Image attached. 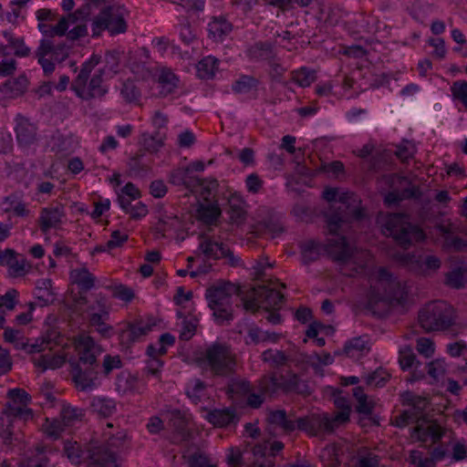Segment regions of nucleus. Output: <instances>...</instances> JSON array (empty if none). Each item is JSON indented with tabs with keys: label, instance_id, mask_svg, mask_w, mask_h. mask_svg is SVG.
Returning a JSON list of instances; mask_svg holds the SVG:
<instances>
[{
	"label": "nucleus",
	"instance_id": "1",
	"mask_svg": "<svg viewBox=\"0 0 467 467\" xmlns=\"http://www.w3.org/2000/svg\"><path fill=\"white\" fill-rule=\"evenodd\" d=\"M340 205L338 212L327 215V223L331 234L338 235L339 230L350 219L359 220L363 217L360 207V199L354 192H343L338 197ZM322 252L327 253L332 260L339 265V270L344 275L351 276L361 272L368 261V252L354 251L346 242L344 236L327 240L322 244L314 240L304 243L301 246L303 262L309 264L317 260Z\"/></svg>",
	"mask_w": 467,
	"mask_h": 467
},
{
	"label": "nucleus",
	"instance_id": "2",
	"mask_svg": "<svg viewBox=\"0 0 467 467\" xmlns=\"http://www.w3.org/2000/svg\"><path fill=\"white\" fill-rule=\"evenodd\" d=\"M100 57L93 55L85 61L80 67L78 76L71 83V89L83 100H91L104 97L108 88L103 84L104 75L116 74L119 70V62L113 53H107L105 56V66L97 69L91 77V73L99 65Z\"/></svg>",
	"mask_w": 467,
	"mask_h": 467
},
{
	"label": "nucleus",
	"instance_id": "3",
	"mask_svg": "<svg viewBox=\"0 0 467 467\" xmlns=\"http://www.w3.org/2000/svg\"><path fill=\"white\" fill-rule=\"evenodd\" d=\"M197 364L212 377L229 378L236 372L237 358L229 344L214 342L198 357Z\"/></svg>",
	"mask_w": 467,
	"mask_h": 467
},
{
	"label": "nucleus",
	"instance_id": "4",
	"mask_svg": "<svg viewBox=\"0 0 467 467\" xmlns=\"http://www.w3.org/2000/svg\"><path fill=\"white\" fill-rule=\"evenodd\" d=\"M456 319V309L443 300L429 302L418 313L419 325L426 333L447 331Z\"/></svg>",
	"mask_w": 467,
	"mask_h": 467
},
{
	"label": "nucleus",
	"instance_id": "5",
	"mask_svg": "<svg viewBox=\"0 0 467 467\" xmlns=\"http://www.w3.org/2000/svg\"><path fill=\"white\" fill-rule=\"evenodd\" d=\"M7 401L4 413L8 420L6 429L2 432L3 442L13 445L14 441H19L18 433L14 431V421L20 420L24 422L34 420V412L27 408L30 401L29 395L22 389H10L6 395Z\"/></svg>",
	"mask_w": 467,
	"mask_h": 467
},
{
	"label": "nucleus",
	"instance_id": "6",
	"mask_svg": "<svg viewBox=\"0 0 467 467\" xmlns=\"http://www.w3.org/2000/svg\"><path fill=\"white\" fill-rule=\"evenodd\" d=\"M275 283H278L282 288H285V283H280L277 279L263 280V284L252 287L245 296L243 297L244 307L247 311L255 313L260 307L266 311L279 310L284 302L285 296L275 287H271Z\"/></svg>",
	"mask_w": 467,
	"mask_h": 467
},
{
	"label": "nucleus",
	"instance_id": "7",
	"mask_svg": "<svg viewBox=\"0 0 467 467\" xmlns=\"http://www.w3.org/2000/svg\"><path fill=\"white\" fill-rule=\"evenodd\" d=\"M239 294L240 288L231 283L216 285L207 289L208 306L219 324L233 319L232 297Z\"/></svg>",
	"mask_w": 467,
	"mask_h": 467
},
{
	"label": "nucleus",
	"instance_id": "8",
	"mask_svg": "<svg viewBox=\"0 0 467 467\" xmlns=\"http://www.w3.org/2000/svg\"><path fill=\"white\" fill-rule=\"evenodd\" d=\"M383 233L388 236H391L404 249L425 238V234L421 228L411 224L404 215L399 213L390 214L388 217L384 224Z\"/></svg>",
	"mask_w": 467,
	"mask_h": 467
},
{
	"label": "nucleus",
	"instance_id": "9",
	"mask_svg": "<svg viewBox=\"0 0 467 467\" xmlns=\"http://www.w3.org/2000/svg\"><path fill=\"white\" fill-rule=\"evenodd\" d=\"M348 422V411L336 412L333 416L327 413H313L296 419V430L306 432L309 436L332 433L337 428Z\"/></svg>",
	"mask_w": 467,
	"mask_h": 467
},
{
	"label": "nucleus",
	"instance_id": "10",
	"mask_svg": "<svg viewBox=\"0 0 467 467\" xmlns=\"http://www.w3.org/2000/svg\"><path fill=\"white\" fill-rule=\"evenodd\" d=\"M92 36H99L108 30L111 36L125 33L127 24L119 8L106 6L94 16L91 24Z\"/></svg>",
	"mask_w": 467,
	"mask_h": 467
},
{
	"label": "nucleus",
	"instance_id": "11",
	"mask_svg": "<svg viewBox=\"0 0 467 467\" xmlns=\"http://www.w3.org/2000/svg\"><path fill=\"white\" fill-rule=\"evenodd\" d=\"M74 305L76 309L87 313L88 322L101 317H109L111 305L108 297L101 293L93 294L90 297L79 295L74 297Z\"/></svg>",
	"mask_w": 467,
	"mask_h": 467
},
{
	"label": "nucleus",
	"instance_id": "12",
	"mask_svg": "<svg viewBox=\"0 0 467 467\" xmlns=\"http://www.w3.org/2000/svg\"><path fill=\"white\" fill-rule=\"evenodd\" d=\"M370 288L377 299L396 297L400 283L384 267H379L370 276Z\"/></svg>",
	"mask_w": 467,
	"mask_h": 467
},
{
	"label": "nucleus",
	"instance_id": "13",
	"mask_svg": "<svg viewBox=\"0 0 467 467\" xmlns=\"http://www.w3.org/2000/svg\"><path fill=\"white\" fill-rule=\"evenodd\" d=\"M70 375L75 387L79 391H87L97 387L99 379V364L82 365L77 362H70Z\"/></svg>",
	"mask_w": 467,
	"mask_h": 467
},
{
	"label": "nucleus",
	"instance_id": "14",
	"mask_svg": "<svg viewBox=\"0 0 467 467\" xmlns=\"http://www.w3.org/2000/svg\"><path fill=\"white\" fill-rule=\"evenodd\" d=\"M389 181L393 190L385 198L386 202L389 204L405 199L418 198L420 194V189L412 184L407 177L393 174Z\"/></svg>",
	"mask_w": 467,
	"mask_h": 467
},
{
	"label": "nucleus",
	"instance_id": "15",
	"mask_svg": "<svg viewBox=\"0 0 467 467\" xmlns=\"http://www.w3.org/2000/svg\"><path fill=\"white\" fill-rule=\"evenodd\" d=\"M75 348L78 356L77 364L94 365L99 364L98 357L103 352V348L95 342L89 336H79L75 339Z\"/></svg>",
	"mask_w": 467,
	"mask_h": 467
},
{
	"label": "nucleus",
	"instance_id": "16",
	"mask_svg": "<svg viewBox=\"0 0 467 467\" xmlns=\"http://www.w3.org/2000/svg\"><path fill=\"white\" fill-rule=\"evenodd\" d=\"M397 260L410 270L423 274L426 270L436 271L441 267V260L435 255H416L410 253H403L396 256Z\"/></svg>",
	"mask_w": 467,
	"mask_h": 467
},
{
	"label": "nucleus",
	"instance_id": "17",
	"mask_svg": "<svg viewBox=\"0 0 467 467\" xmlns=\"http://www.w3.org/2000/svg\"><path fill=\"white\" fill-rule=\"evenodd\" d=\"M86 453L89 467H119L117 454L106 445L90 444Z\"/></svg>",
	"mask_w": 467,
	"mask_h": 467
},
{
	"label": "nucleus",
	"instance_id": "18",
	"mask_svg": "<svg viewBox=\"0 0 467 467\" xmlns=\"http://www.w3.org/2000/svg\"><path fill=\"white\" fill-rule=\"evenodd\" d=\"M445 434V429L441 427L436 420H421L417 421L416 426L412 430V436L421 442H426L430 438L433 444L438 443Z\"/></svg>",
	"mask_w": 467,
	"mask_h": 467
},
{
	"label": "nucleus",
	"instance_id": "19",
	"mask_svg": "<svg viewBox=\"0 0 467 467\" xmlns=\"http://www.w3.org/2000/svg\"><path fill=\"white\" fill-rule=\"evenodd\" d=\"M200 249L207 259H227L228 263L234 266L238 265L239 259L223 243H218L210 238H204L200 244Z\"/></svg>",
	"mask_w": 467,
	"mask_h": 467
},
{
	"label": "nucleus",
	"instance_id": "20",
	"mask_svg": "<svg viewBox=\"0 0 467 467\" xmlns=\"http://www.w3.org/2000/svg\"><path fill=\"white\" fill-rule=\"evenodd\" d=\"M64 215V209L60 204L42 208L37 220L41 232L47 234L50 229L59 227Z\"/></svg>",
	"mask_w": 467,
	"mask_h": 467
},
{
	"label": "nucleus",
	"instance_id": "21",
	"mask_svg": "<svg viewBox=\"0 0 467 467\" xmlns=\"http://www.w3.org/2000/svg\"><path fill=\"white\" fill-rule=\"evenodd\" d=\"M37 128L29 119L20 114L16 117L15 131L21 146H29L37 140Z\"/></svg>",
	"mask_w": 467,
	"mask_h": 467
},
{
	"label": "nucleus",
	"instance_id": "22",
	"mask_svg": "<svg viewBox=\"0 0 467 467\" xmlns=\"http://www.w3.org/2000/svg\"><path fill=\"white\" fill-rule=\"evenodd\" d=\"M401 404L408 407L407 410L412 412L417 421L426 418L425 410L430 405L428 398L417 395L411 391H406L400 395Z\"/></svg>",
	"mask_w": 467,
	"mask_h": 467
},
{
	"label": "nucleus",
	"instance_id": "23",
	"mask_svg": "<svg viewBox=\"0 0 467 467\" xmlns=\"http://www.w3.org/2000/svg\"><path fill=\"white\" fill-rule=\"evenodd\" d=\"M3 36L5 44L2 43V57L13 54L18 57H26L30 55V48L26 46L23 37L8 31H5Z\"/></svg>",
	"mask_w": 467,
	"mask_h": 467
},
{
	"label": "nucleus",
	"instance_id": "24",
	"mask_svg": "<svg viewBox=\"0 0 467 467\" xmlns=\"http://www.w3.org/2000/svg\"><path fill=\"white\" fill-rule=\"evenodd\" d=\"M153 324H144L141 321L128 324L127 327L122 329L119 333L120 344L125 347H130L141 337L147 335L151 330Z\"/></svg>",
	"mask_w": 467,
	"mask_h": 467
},
{
	"label": "nucleus",
	"instance_id": "25",
	"mask_svg": "<svg viewBox=\"0 0 467 467\" xmlns=\"http://www.w3.org/2000/svg\"><path fill=\"white\" fill-rule=\"evenodd\" d=\"M7 265V274L10 277H20L26 274V261L12 249L2 253V263Z\"/></svg>",
	"mask_w": 467,
	"mask_h": 467
},
{
	"label": "nucleus",
	"instance_id": "26",
	"mask_svg": "<svg viewBox=\"0 0 467 467\" xmlns=\"http://www.w3.org/2000/svg\"><path fill=\"white\" fill-rule=\"evenodd\" d=\"M28 85V80L25 75H20L15 78H8L2 83V98L16 99L22 96Z\"/></svg>",
	"mask_w": 467,
	"mask_h": 467
},
{
	"label": "nucleus",
	"instance_id": "27",
	"mask_svg": "<svg viewBox=\"0 0 467 467\" xmlns=\"http://www.w3.org/2000/svg\"><path fill=\"white\" fill-rule=\"evenodd\" d=\"M59 417L62 421V425H64L67 430L68 428L76 427L84 421L85 410L70 404H63L59 412Z\"/></svg>",
	"mask_w": 467,
	"mask_h": 467
},
{
	"label": "nucleus",
	"instance_id": "28",
	"mask_svg": "<svg viewBox=\"0 0 467 467\" xmlns=\"http://www.w3.org/2000/svg\"><path fill=\"white\" fill-rule=\"evenodd\" d=\"M67 356L64 352L52 354L46 353L33 358L36 367L40 368L42 371L47 369H57L66 363Z\"/></svg>",
	"mask_w": 467,
	"mask_h": 467
},
{
	"label": "nucleus",
	"instance_id": "29",
	"mask_svg": "<svg viewBox=\"0 0 467 467\" xmlns=\"http://www.w3.org/2000/svg\"><path fill=\"white\" fill-rule=\"evenodd\" d=\"M281 386L286 392H295L305 397L311 394V389L307 382L296 374H291L283 378Z\"/></svg>",
	"mask_w": 467,
	"mask_h": 467
},
{
	"label": "nucleus",
	"instance_id": "30",
	"mask_svg": "<svg viewBox=\"0 0 467 467\" xmlns=\"http://www.w3.org/2000/svg\"><path fill=\"white\" fill-rule=\"evenodd\" d=\"M179 79L169 68H161L157 77V83L160 88V94L166 97L174 92L178 87Z\"/></svg>",
	"mask_w": 467,
	"mask_h": 467
},
{
	"label": "nucleus",
	"instance_id": "31",
	"mask_svg": "<svg viewBox=\"0 0 467 467\" xmlns=\"http://www.w3.org/2000/svg\"><path fill=\"white\" fill-rule=\"evenodd\" d=\"M228 213L232 223H241L244 221L246 211L245 202L242 196L236 192L232 193L228 199Z\"/></svg>",
	"mask_w": 467,
	"mask_h": 467
},
{
	"label": "nucleus",
	"instance_id": "32",
	"mask_svg": "<svg viewBox=\"0 0 467 467\" xmlns=\"http://www.w3.org/2000/svg\"><path fill=\"white\" fill-rule=\"evenodd\" d=\"M236 415L232 409H215L207 414V420L215 427L223 428L234 422Z\"/></svg>",
	"mask_w": 467,
	"mask_h": 467
},
{
	"label": "nucleus",
	"instance_id": "33",
	"mask_svg": "<svg viewBox=\"0 0 467 467\" xmlns=\"http://www.w3.org/2000/svg\"><path fill=\"white\" fill-rule=\"evenodd\" d=\"M232 30V25L223 17H214L208 25L209 36L214 41H221Z\"/></svg>",
	"mask_w": 467,
	"mask_h": 467
},
{
	"label": "nucleus",
	"instance_id": "34",
	"mask_svg": "<svg viewBox=\"0 0 467 467\" xmlns=\"http://www.w3.org/2000/svg\"><path fill=\"white\" fill-rule=\"evenodd\" d=\"M353 396L357 400V412L367 416L371 415L375 407V402L364 392V389L361 387L354 388Z\"/></svg>",
	"mask_w": 467,
	"mask_h": 467
},
{
	"label": "nucleus",
	"instance_id": "35",
	"mask_svg": "<svg viewBox=\"0 0 467 467\" xmlns=\"http://www.w3.org/2000/svg\"><path fill=\"white\" fill-rule=\"evenodd\" d=\"M232 391L236 393L249 394L247 398V404L252 408H259L264 401V394L261 392L259 394L250 393L251 385L248 381L240 380L234 382L232 385Z\"/></svg>",
	"mask_w": 467,
	"mask_h": 467
},
{
	"label": "nucleus",
	"instance_id": "36",
	"mask_svg": "<svg viewBox=\"0 0 467 467\" xmlns=\"http://www.w3.org/2000/svg\"><path fill=\"white\" fill-rule=\"evenodd\" d=\"M70 278L84 291H88L95 285V276L85 267L73 269L70 272Z\"/></svg>",
	"mask_w": 467,
	"mask_h": 467
},
{
	"label": "nucleus",
	"instance_id": "37",
	"mask_svg": "<svg viewBox=\"0 0 467 467\" xmlns=\"http://www.w3.org/2000/svg\"><path fill=\"white\" fill-rule=\"evenodd\" d=\"M151 160H145V151L140 150L129 161V168L135 175H143L150 171Z\"/></svg>",
	"mask_w": 467,
	"mask_h": 467
},
{
	"label": "nucleus",
	"instance_id": "38",
	"mask_svg": "<svg viewBox=\"0 0 467 467\" xmlns=\"http://www.w3.org/2000/svg\"><path fill=\"white\" fill-rule=\"evenodd\" d=\"M90 406L95 413L104 418L109 417L116 410L115 401L105 397H94Z\"/></svg>",
	"mask_w": 467,
	"mask_h": 467
},
{
	"label": "nucleus",
	"instance_id": "39",
	"mask_svg": "<svg viewBox=\"0 0 467 467\" xmlns=\"http://www.w3.org/2000/svg\"><path fill=\"white\" fill-rule=\"evenodd\" d=\"M218 63L219 60L214 57H203L196 66L198 77L202 79L213 78L218 69Z\"/></svg>",
	"mask_w": 467,
	"mask_h": 467
},
{
	"label": "nucleus",
	"instance_id": "40",
	"mask_svg": "<svg viewBox=\"0 0 467 467\" xmlns=\"http://www.w3.org/2000/svg\"><path fill=\"white\" fill-rule=\"evenodd\" d=\"M248 55L253 59L266 61L275 56L272 45L268 42L255 43L248 49Z\"/></svg>",
	"mask_w": 467,
	"mask_h": 467
},
{
	"label": "nucleus",
	"instance_id": "41",
	"mask_svg": "<svg viewBox=\"0 0 467 467\" xmlns=\"http://www.w3.org/2000/svg\"><path fill=\"white\" fill-rule=\"evenodd\" d=\"M41 431L47 437L56 441L61 437L62 433L66 431V428L62 425L60 419L50 420L46 418L41 426Z\"/></svg>",
	"mask_w": 467,
	"mask_h": 467
},
{
	"label": "nucleus",
	"instance_id": "42",
	"mask_svg": "<svg viewBox=\"0 0 467 467\" xmlns=\"http://www.w3.org/2000/svg\"><path fill=\"white\" fill-rule=\"evenodd\" d=\"M446 283L451 287L459 289L467 285V265L459 266L446 275Z\"/></svg>",
	"mask_w": 467,
	"mask_h": 467
},
{
	"label": "nucleus",
	"instance_id": "43",
	"mask_svg": "<svg viewBox=\"0 0 467 467\" xmlns=\"http://www.w3.org/2000/svg\"><path fill=\"white\" fill-rule=\"evenodd\" d=\"M221 211L216 204H200L197 209V217L206 224L213 223L220 216Z\"/></svg>",
	"mask_w": 467,
	"mask_h": 467
},
{
	"label": "nucleus",
	"instance_id": "44",
	"mask_svg": "<svg viewBox=\"0 0 467 467\" xmlns=\"http://www.w3.org/2000/svg\"><path fill=\"white\" fill-rule=\"evenodd\" d=\"M268 420L271 423L280 426L286 432H291L296 430V420L289 419L285 410L270 412Z\"/></svg>",
	"mask_w": 467,
	"mask_h": 467
},
{
	"label": "nucleus",
	"instance_id": "45",
	"mask_svg": "<svg viewBox=\"0 0 467 467\" xmlns=\"http://www.w3.org/2000/svg\"><path fill=\"white\" fill-rule=\"evenodd\" d=\"M165 135L161 134L159 131L152 135L143 134L142 135V146L144 151L150 153L157 152L164 144Z\"/></svg>",
	"mask_w": 467,
	"mask_h": 467
},
{
	"label": "nucleus",
	"instance_id": "46",
	"mask_svg": "<svg viewBox=\"0 0 467 467\" xmlns=\"http://www.w3.org/2000/svg\"><path fill=\"white\" fill-rule=\"evenodd\" d=\"M123 367V362L119 355L107 354L103 357L102 363L99 364V372L104 377H109L114 369Z\"/></svg>",
	"mask_w": 467,
	"mask_h": 467
},
{
	"label": "nucleus",
	"instance_id": "47",
	"mask_svg": "<svg viewBox=\"0 0 467 467\" xmlns=\"http://www.w3.org/2000/svg\"><path fill=\"white\" fill-rule=\"evenodd\" d=\"M291 79L302 88L309 87L316 80V72L306 67H301L291 73Z\"/></svg>",
	"mask_w": 467,
	"mask_h": 467
},
{
	"label": "nucleus",
	"instance_id": "48",
	"mask_svg": "<svg viewBox=\"0 0 467 467\" xmlns=\"http://www.w3.org/2000/svg\"><path fill=\"white\" fill-rule=\"evenodd\" d=\"M64 452L68 460L74 464H79L83 460H87V453L78 442L66 441Z\"/></svg>",
	"mask_w": 467,
	"mask_h": 467
},
{
	"label": "nucleus",
	"instance_id": "49",
	"mask_svg": "<svg viewBox=\"0 0 467 467\" xmlns=\"http://www.w3.org/2000/svg\"><path fill=\"white\" fill-rule=\"evenodd\" d=\"M355 467H383L380 457L373 451H362L357 455Z\"/></svg>",
	"mask_w": 467,
	"mask_h": 467
},
{
	"label": "nucleus",
	"instance_id": "50",
	"mask_svg": "<svg viewBox=\"0 0 467 467\" xmlns=\"http://www.w3.org/2000/svg\"><path fill=\"white\" fill-rule=\"evenodd\" d=\"M408 462L410 467H435L436 465L433 458L418 450L410 451Z\"/></svg>",
	"mask_w": 467,
	"mask_h": 467
},
{
	"label": "nucleus",
	"instance_id": "51",
	"mask_svg": "<svg viewBox=\"0 0 467 467\" xmlns=\"http://www.w3.org/2000/svg\"><path fill=\"white\" fill-rule=\"evenodd\" d=\"M259 80L252 76L243 75L233 84L235 93H247L257 88Z\"/></svg>",
	"mask_w": 467,
	"mask_h": 467
},
{
	"label": "nucleus",
	"instance_id": "52",
	"mask_svg": "<svg viewBox=\"0 0 467 467\" xmlns=\"http://www.w3.org/2000/svg\"><path fill=\"white\" fill-rule=\"evenodd\" d=\"M4 338L6 342L11 343L16 348H25L26 347V338L19 329L5 327Z\"/></svg>",
	"mask_w": 467,
	"mask_h": 467
},
{
	"label": "nucleus",
	"instance_id": "53",
	"mask_svg": "<svg viewBox=\"0 0 467 467\" xmlns=\"http://www.w3.org/2000/svg\"><path fill=\"white\" fill-rule=\"evenodd\" d=\"M188 467H218L217 463L207 454L196 451L188 458Z\"/></svg>",
	"mask_w": 467,
	"mask_h": 467
},
{
	"label": "nucleus",
	"instance_id": "54",
	"mask_svg": "<svg viewBox=\"0 0 467 467\" xmlns=\"http://www.w3.org/2000/svg\"><path fill=\"white\" fill-rule=\"evenodd\" d=\"M262 359L264 362L270 363L273 367H279L286 364L288 358L281 350L268 349L262 353Z\"/></svg>",
	"mask_w": 467,
	"mask_h": 467
},
{
	"label": "nucleus",
	"instance_id": "55",
	"mask_svg": "<svg viewBox=\"0 0 467 467\" xmlns=\"http://www.w3.org/2000/svg\"><path fill=\"white\" fill-rule=\"evenodd\" d=\"M19 305V292L16 289L10 288L2 295V314L15 310Z\"/></svg>",
	"mask_w": 467,
	"mask_h": 467
},
{
	"label": "nucleus",
	"instance_id": "56",
	"mask_svg": "<svg viewBox=\"0 0 467 467\" xmlns=\"http://www.w3.org/2000/svg\"><path fill=\"white\" fill-rule=\"evenodd\" d=\"M96 8L93 7L92 3H85L79 8H78L74 13L70 14L71 23L75 24L77 22L87 21L90 18L91 16L94 15Z\"/></svg>",
	"mask_w": 467,
	"mask_h": 467
},
{
	"label": "nucleus",
	"instance_id": "57",
	"mask_svg": "<svg viewBox=\"0 0 467 467\" xmlns=\"http://www.w3.org/2000/svg\"><path fill=\"white\" fill-rule=\"evenodd\" d=\"M412 422L417 423L415 416L409 410H403L399 414L392 416L390 419V424L400 429H403Z\"/></svg>",
	"mask_w": 467,
	"mask_h": 467
},
{
	"label": "nucleus",
	"instance_id": "58",
	"mask_svg": "<svg viewBox=\"0 0 467 467\" xmlns=\"http://www.w3.org/2000/svg\"><path fill=\"white\" fill-rule=\"evenodd\" d=\"M451 91L453 99L460 101L467 110V81H455L451 87Z\"/></svg>",
	"mask_w": 467,
	"mask_h": 467
},
{
	"label": "nucleus",
	"instance_id": "59",
	"mask_svg": "<svg viewBox=\"0 0 467 467\" xmlns=\"http://www.w3.org/2000/svg\"><path fill=\"white\" fill-rule=\"evenodd\" d=\"M197 326L198 319L195 317H185L182 321L180 338L182 340L191 339L196 332Z\"/></svg>",
	"mask_w": 467,
	"mask_h": 467
},
{
	"label": "nucleus",
	"instance_id": "60",
	"mask_svg": "<svg viewBox=\"0 0 467 467\" xmlns=\"http://www.w3.org/2000/svg\"><path fill=\"white\" fill-rule=\"evenodd\" d=\"M137 384V379L130 375H119L117 378V390L119 393L125 394L127 392L134 391Z\"/></svg>",
	"mask_w": 467,
	"mask_h": 467
},
{
	"label": "nucleus",
	"instance_id": "61",
	"mask_svg": "<svg viewBox=\"0 0 467 467\" xmlns=\"http://www.w3.org/2000/svg\"><path fill=\"white\" fill-rule=\"evenodd\" d=\"M258 387L262 394L272 396L278 389V383L274 376H265L259 380Z\"/></svg>",
	"mask_w": 467,
	"mask_h": 467
},
{
	"label": "nucleus",
	"instance_id": "62",
	"mask_svg": "<svg viewBox=\"0 0 467 467\" xmlns=\"http://www.w3.org/2000/svg\"><path fill=\"white\" fill-rule=\"evenodd\" d=\"M104 438L107 442V447L120 448L126 441L127 433L124 430H119L115 434L105 431Z\"/></svg>",
	"mask_w": 467,
	"mask_h": 467
},
{
	"label": "nucleus",
	"instance_id": "63",
	"mask_svg": "<svg viewBox=\"0 0 467 467\" xmlns=\"http://www.w3.org/2000/svg\"><path fill=\"white\" fill-rule=\"evenodd\" d=\"M389 374L383 369H377L373 373L368 375L365 379L367 385L373 387H381L389 379Z\"/></svg>",
	"mask_w": 467,
	"mask_h": 467
},
{
	"label": "nucleus",
	"instance_id": "64",
	"mask_svg": "<svg viewBox=\"0 0 467 467\" xmlns=\"http://www.w3.org/2000/svg\"><path fill=\"white\" fill-rule=\"evenodd\" d=\"M122 97L128 102L137 101L140 96V90L132 81H126L123 83L120 89Z\"/></svg>",
	"mask_w": 467,
	"mask_h": 467
}]
</instances>
